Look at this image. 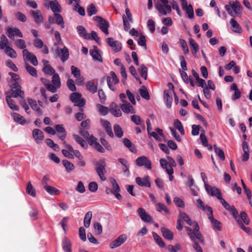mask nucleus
Segmentation results:
<instances>
[{
	"mask_svg": "<svg viewBox=\"0 0 252 252\" xmlns=\"http://www.w3.org/2000/svg\"><path fill=\"white\" fill-rule=\"evenodd\" d=\"M224 8L230 16L234 18L235 17H241L243 7L238 0L229 1V4H226Z\"/></svg>",
	"mask_w": 252,
	"mask_h": 252,
	"instance_id": "f257e3e1",
	"label": "nucleus"
},
{
	"mask_svg": "<svg viewBox=\"0 0 252 252\" xmlns=\"http://www.w3.org/2000/svg\"><path fill=\"white\" fill-rule=\"evenodd\" d=\"M154 0L155 6L159 16H165L171 12V6L168 4V0Z\"/></svg>",
	"mask_w": 252,
	"mask_h": 252,
	"instance_id": "f03ea898",
	"label": "nucleus"
},
{
	"mask_svg": "<svg viewBox=\"0 0 252 252\" xmlns=\"http://www.w3.org/2000/svg\"><path fill=\"white\" fill-rule=\"evenodd\" d=\"M10 90L5 93L6 95L12 97L17 98L19 97L24 98L25 93L21 90V86L19 82H14L13 83L9 84Z\"/></svg>",
	"mask_w": 252,
	"mask_h": 252,
	"instance_id": "7ed1b4c3",
	"label": "nucleus"
},
{
	"mask_svg": "<svg viewBox=\"0 0 252 252\" xmlns=\"http://www.w3.org/2000/svg\"><path fill=\"white\" fill-rule=\"evenodd\" d=\"M105 167L106 164L104 160H100L96 163L95 171L100 179L103 181L106 180V178L104 175L106 172Z\"/></svg>",
	"mask_w": 252,
	"mask_h": 252,
	"instance_id": "20e7f679",
	"label": "nucleus"
},
{
	"mask_svg": "<svg viewBox=\"0 0 252 252\" xmlns=\"http://www.w3.org/2000/svg\"><path fill=\"white\" fill-rule=\"evenodd\" d=\"M94 20L99 23L98 27L106 35L109 34L108 28L109 27V22L102 17L96 16L94 17Z\"/></svg>",
	"mask_w": 252,
	"mask_h": 252,
	"instance_id": "39448f33",
	"label": "nucleus"
},
{
	"mask_svg": "<svg viewBox=\"0 0 252 252\" xmlns=\"http://www.w3.org/2000/svg\"><path fill=\"white\" fill-rule=\"evenodd\" d=\"M207 210L209 214L208 219L211 221L213 229L218 231H221L222 229L221 223L219 221L215 219L213 215V209L210 206H207Z\"/></svg>",
	"mask_w": 252,
	"mask_h": 252,
	"instance_id": "423d86ee",
	"label": "nucleus"
},
{
	"mask_svg": "<svg viewBox=\"0 0 252 252\" xmlns=\"http://www.w3.org/2000/svg\"><path fill=\"white\" fill-rule=\"evenodd\" d=\"M57 56L60 58L63 63L66 62L69 58V50L64 46L63 49L57 47L55 50Z\"/></svg>",
	"mask_w": 252,
	"mask_h": 252,
	"instance_id": "0eeeda50",
	"label": "nucleus"
},
{
	"mask_svg": "<svg viewBox=\"0 0 252 252\" xmlns=\"http://www.w3.org/2000/svg\"><path fill=\"white\" fill-rule=\"evenodd\" d=\"M70 100L74 103V105L81 107L85 103V100L81 98V95L78 93H73L70 96Z\"/></svg>",
	"mask_w": 252,
	"mask_h": 252,
	"instance_id": "6e6552de",
	"label": "nucleus"
},
{
	"mask_svg": "<svg viewBox=\"0 0 252 252\" xmlns=\"http://www.w3.org/2000/svg\"><path fill=\"white\" fill-rule=\"evenodd\" d=\"M24 59L25 61H29L33 65L36 66L38 64V61L36 57L30 53L28 49H24L22 52Z\"/></svg>",
	"mask_w": 252,
	"mask_h": 252,
	"instance_id": "1a4fd4ad",
	"label": "nucleus"
},
{
	"mask_svg": "<svg viewBox=\"0 0 252 252\" xmlns=\"http://www.w3.org/2000/svg\"><path fill=\"white\" fill-rule=\"evenodd\" d=\"M220 200L223 207L232 214L234 219L238 218L239 216L238 212L233 205H230L223 198Z\"/></svg>",
	"mask_w": 252,
	"mask_h": 252,
	"instance_id": "9d476101",
	"label": "nucleus"
},
{
	"mask_svg": "<svg viewBox=\"0 0 252 252\" xmlns=\"http://www.w3.org/2000/svg\"><path fill=\"white\" fill-rule=\"evenodd\" d=\"M205 189L209 194L216 197L219 200L222 198L221 192L219 189L212 187L208 184H205Z\"/></svg>",
	"mask_w": 252,
	"mask_h": 252,
	"instance_id": "9b49d317",
	"label": "nucleus"
},
{
	"mask_svg": "<svg viewBox=\"0 0 252 252\" xmlns=\"http://www.w3.org/2000/svg\"><path fill=\"white\" fill-rule=\"evenodd\" d=\"M136 164L138 166H144L148 170L152 168V163L149 158L145 156H141L136 159Z\"/></svg>",
	"mask_w": 252,
	"mask_h": 252,
	"instance_id": "f8f14e48",
	"label": "nucleus"
},
{
	"mask_svg": "<svg viewBox=\"0 0 252 252\" xmlns=\"http://www.w3.org/2000/svg\"><path fill=\"white\" fill-rule=\"evenodd\" d=\"M127 237L126 235H121L110 244L109 247L112 249L117 248L124 243Z\"/></svg>",
	"mask_w": 252,
	"mask_h": 252,
	"instance_id": "ddd939ff",
	"label": "nucleus"
},
{
	"mask_svg": "<svg viewBox=\"0 0 252 252\" xmlns=\"http://www.w3.org/2000/svg\"><path fill=\"white\" fill-rule=\"evenodd\" d=\"M110 76H107V85L108 87L110 90L112 91H115V88L113 86L112 84H117L119 80L118 78H117L116 74L114 71H111L110 72Z\"/></svg>",
	"mask_w": 252,
	"mask_h": 252,
	"instance_id": "4468645a",
	"label": "nucleus"
},
{
	"mask_svg": "<svg viewBox=\"0 0 252 252\" xmlns=\"http://www.w3.org/2000/svg\"><path fill=\"white\" fill-rule=\"evenodd\" d=\"M137 213H138L141 219L144 222L152 223L153 219L152 217L147 214L145 210L142 208H139L137 210Z\"/></svg>",
	"mask_w": 252,
	"mask_h": 252,
	"instance_id": "2eb2a0df",
	"label": "nucleus"
},
{
	"mask_svg": "<svg viewBox=\"0 0 252 252\" xmlns=\"http://www.w3.org/2000/svg\"><path fill=\"white\" fill-rule=\"evenodd\" d=\"M7 35L12 40L14 39V36L16 35L20 37H23L21 32L16 28H8L7 29Z\"/></svg>",
	"mask_w": 252,
	"mask_h": 252,
	"instance_id": "dca6fc26",
	"label": "nucleus"
},
{
	"mask_svg": "<svg viewBox=\"0 0 252 252\" xmlns=\"http://www.w3.org/2000/svg\"><path fill=\"white\" fill-rule=\"evenodd\" d=\"M109 46L111 47L115 52L121 51L122 49L121 43L118 41H115L112 37H108L106 39Z\"/></svg>",
	"mask_w": 252,
	"mask_h": 252,
	"instance_id": "f3484780",
	"label": "nucleus"
},
{
	"mask_svg": "<svg viewBox=\"0 0 252 252\" xmlns=\"http://www.w3.org/2000/svg\"><path fill=\"white\" fill-rule=\"evenodd\" d=\"M136 183L137 185L141 187H146L150 188L151 186V183L149 181V176H145L143 178L136 177L135 179Z\"/></svg>",
	"mask_w": 252,
	"mask_h": 252,
	"instance_id": "a211bd4d",
	"label": "nucleus"
},
{
	"mask_svg": "<svg viewBox=\"0 0 252 252\" xmlns=\"http://www.w3.org/2000/svg\"><path fill=\"white\" fill-rule=\"evenodd\" d=\"M125 102L122 104L120 106L121 109L122 111L126 114L131 113L135 114V110L134 107L132 105H131L127 101H125Z\"/></svg>",
	"mask_w": 252,
	"mask_h": 252,
	"instance_id": "6ab92c4d",
	"label": "nucleus"
},
{
	"mask_svg": "<svg viewBox=\"0 0 252 252\" xmlns=\"http://www.w3.org/2000/svg\"><path fill=\"white\" fill-rule=\"evenodd\" d=\"M32 136L36 142L40 144L44 138V134L42 131L37 128L34 129L32 131Z\"/></svg>",
	"mask_w": 252,
	"mask_h": 252,
	"instance_id": "aec40b11",
	"label": "nucleus"
},
{
	"mask_svg": "<svg viewBox=\"0 0 252 252\" xmlns=\"http://www.w3.org/2000/svg\"><path fill=\"white\" fill-rule=\"evenodd\" d=\"M121 108L115 103L112 102L110 105L109 111L116 117H119L122 116Z\"/></svg>",
	"mask_w": 252,
	"mask_h": 252,
	"instance_id": "412c9836",
	"label": "nucleus"
},
{
	"mask_svg": "<svg viewBox=\"0 0 252 252\" xmlns=\"http://www.w3.org/2000/svg\"><path fill=\"white\" fill-rule=\"evenodd\" d=\"M90 54L94 60L102 62V58L97 46H94V49L90 50Z\"/></svg>",
	"mask_w": 252,
	"mask_h": 252,
	"instance_id": "4be33fe9",
	"label": "nucleus"
},
{
	"mask_svg": "<svg viewBox=\"0 0 252 252\" xmlns=\"http://www.w3.org/2000/svg\"><path fill=\"white\" fill-rule=\"evenodd\" d=\"M31 13L36 24H40L43 22V18L40 10H31Z\"/></svg>",
	"mask_w": 252,
	"mask_h": 252,
	"instance_id": "5701e85b",
	"label": "nucleus"
},
{
	"mask_svg": "<svg viewBox=\"0 0 252 252\" xmlns=\"http://www.w3.org/2000/svg\"><path fill=\"white\" fill-rule=\"evenodd\" d=\"M42 62L44 64L43 71L45 74L51 75L55 73V69L49 64L48 61L43 60Z\"/></svg>",
	"mask_w": 252,
	"mask_h": 252,
	"instance_id": "b1692460",
	"label": "nucleus"
},
{
	"mask_svg": "<svg viewBox=\"0 0 252 252\" xmlns=\"http://www.w3.org/2000/svg\"><path fill=\"white\" fill-rule=\"evenodd\" d=\"M55 130L59 133V134H58V137L61 140L65 139L66 136V133L63 125H57L55 126Z\"/></svg>",
	"mask_w": 252,
	"mask_h": 252,
	"instance_id": "393cba45",
	"label": "nucleus"
},
{
	"mask_svg": "<svg viewBox=\"0 0 252 252\" xmlns=\"http://www.w3.org/2000/svg\"><path fill=\"white\" fill-rule=\"evenodd\" d=\"M98 83H95L94 80H90L86 83V87L88 91L93 94L95 93L97 91Z\"/></svg>",
	"mask_w": 252,
	"mask_h": 252,
	"instance_id": "a878e982",
	"label": "nucleus"
},
{
	"mask_svg": "<svg viewBox=\"0 0 252 252\" xmlns=\"http://www.w3.org/2000/svg\"><path fill=\"white\" fill-rule=\"evenodd\" d=\"M164 99L166 104L167 107L170 108L172 103V95L171 92L168 90L164 91Z\"/></svg>",
	"mask_w": 252,
	"mask_h": 252,
	"instance_id": "bb28decb",
	"label": "nucleus"
},
{
	"mask_svg": "<svg viewBox=\"0 0 252 252\" xmlns=\"http://www.w3.org/2000/svg\"><path fill=\"white\" fill-rule=\"evenodd\" d=\"M194 228L193 230V232L195 234V238L197 239L199 241V242L203 245L205 244V241L203 238L202 235L199 232V226L198 224L194 222Z\"/></svg>",
	"mask_w": 252,
	"mask_h": 252,
	"instance_id": "cd10ccee",
	"label": "nucleus"
},
{
	"mask_svg": "<svg viewBox=\"0 0 252 252\" xmlns=\"http://www.w3.org/2000/svg\"><path fill=\"white\" fill-rule=\"evenodd\" d=\"M49 5L54 13H56V12H61L62 11L60 4L56 0L49 1Z\"/></svg>",
	"mask_w": 252,
	"mask_h": 252,
	"instance_id": "c85d7f7f",
	"label": "nucleus"
},
{
	"mask_svg": "<svg viewBox=\"0 0 252 252\" xmlns=\"http://www.w3.org/2000/svg\"><path fill=\"white\" fill-rule=\"evenodd\" d=\"M163 237L167 240H172L173 239V233L169 229L162 227L160 229Z\"/></svg>",
	"mask_w": 252,
	"mask_h": 252,
	"instance_id": "c756f323",
	"label": "nucleus"
},
{
	"mask_svg": "<svg viewBox=\"0 0 252 252\" xmlns=\"http://www.w3.org/2000/svg\"><path fill=\"white\" fill-rule=\"evenodd\" d=\"M77 30L80 36L86 39H91L90 35L88 34L86 30L83 26H77Z\"/></svg>",
	"mask_w": 252,
	"mask_h": 252,
	"instance_id": "7c9ffc66",
	"label": "nucleus"
},
{
	"mask_svg": "<svg viewBox=\"0 0 252 252\" xmlns=\"http://www.w3.org/2000/svg\"><path fill=\"white\" fill-rule=\"evenodd\" d=\"M62 246L65 252H71V243L69 239L64 237L62 241Z\"/></svg>",
	"mask_w": 252,
	"mask_h": 252,
	"instance_id": "2f4dec72",
	"label": "nucleus"
},
{
	"mask_svg": "<svg viewBox=\"0 0 252 252\" xmlns=\"http://www.w3.org/2000/svg\"><path fill=\"white\" fill-rule=\"evenodd\" d=\"M230 23L232 26L233 32L239 33L242 32L243 30L241 27L234 18H232L230 20Z\"/></svg>",
	"mask_w": 252,
	"mask_h": 252,
	"instance_id": "473e14b6",
	"label": "nucleus"
},
{
	"mask_svg": "<svg viewBox=\"0 0 252 252\" xmlns=\"http://www.w3.org/2000/svg\"><path fill=\"white\" fill-rule=\"evenodd\" d=\"M123 143L124 145L129 150L133 153L137 152L136 148L134 144L127 138H125L123 139Z\"/></svg>",
	"mask_w": 252,
	"mask_h": 252,
	"instance_id": "72a5a7b5",
	"label": "nucleus"
},
{
	"mask_svg": "<svg viewBox=\"0 0 252 252\" xmlns=\"http://www.w3.org/2000/svg\"><path fill=\"white\" fill-rule=\"evenodd\" d=\"M12 97L10 96L6 95L5 100L6 101L9 107L12 110L18 111L19 110V107L17 106L16 104L15 101L11 98Z\"/></svg>",
	"mask_w": 252,
	"mask_h": 252,
	"instance_id": "f704fd0d",
	"label": "nucleus"
},
{
	"mask_svg": "<svg viewBox=\"0 0 252 252\" xmlns=\"http://www.w3.org/2000/svg\"><path fill=\"white\" fill-rule=\"evenodd\" d=\"M189 41L192 49V54L195 56L197 52L199 51V46L195 41L191 38L189 39Z\"/></svg>",
	"mask_w": 252,
	"mask_h": 252,
	"instance_id": "c9c22d12",
	"label": "nucleus"
},
{
	"mask_svg": "<svg viewBox=\"0 0 252 252\" xmlns=\"http://www.w3.org/2000/svg\"><path fill=\"white\" fill-rule=\"evenodd\" d=\"M66 148L70 152H72L73 153L74 156H75L79 160L83 159V157L81 154L80 152L77 150H74L73 147L69 144H66Z\"/></svg>",
	"mask_w": 252,
	"mask_h": 252,
	"instance_id": "e433bc0d",
	"label": "nucleus"
},
{
	"mask_svg": "<svg viewBox=\"0 0 252 252\" xmlns=\"http://www.w3.org/2000/svg\"><path fill=\"white\" fill-rule=\"evenodd\" d=\"M43 188L51 195H57L60 193V190L54 187L48 185L44 186Z\"/></svg>",
	"mask_w": 252,
	"mask_h": 252,
	"instance_id": "4c0bfd02",
	"label": "nucleus"
},
{
	"mask_svg": "<svg viewBox=\"0 0 252 252\" xmlns=\"http://www.w3.org/2000/svg\"><path fill=\"white\" fill-rule=\"evenodd\" d=\"M12 115L13 116L14 121L22 125H24L26 123V120L21 115L13 113Z\"/></svg>",
	"mask_w": 252,
	"mask_h": 252,
	"instance_id": "58836bf2",
	"label": "nucleus"
},
{
	"mask_svg": "<svg viewBox=\"0 0 252 252\" xmlns=\"http://www.w3.org/2000/svg\"><path fill=\"white\" fill-rule=\"evenodd\" d=\"M92 218V213L91 211L88 212L85 216L84 219V225L86 228L89 227Z\"/></svg>",
	"mask_w": 252,
	"mask_h": 252,
	"instance_id": "ea45409f",
	"label": "nucleus"
},
{
	"mask_svg": "<svg viewBox=\"0 0 252 252\" xmlns=\"http://www.w3.org/2000/svg\"><path fill=\"white\" fill-rule=\"evenodd\" d=\"M138 70L141 76L145 80H146L147 79L148 75V68L145 66V65L144 64H141L140 65V67L138 69Z\"/></svg>",
	"mask_w": 252,
	"mask_h": 252,
	"instance_id": "a19ab883",
	"label": "nucleus"
},
{
	"mask_svg": "<svg viewBox=\"0 0 252 252\" xmlns=\"http://www.w3.org/2000/svg\"><path fill=\"white\" fill-rule=\"evenodd\" d=\"M52 82L53 84L57 88H60L61 86V82L60 78L58 74L54 73L53 74L52 78Z\"/></svg>",
	"mask_w": 252,
	"mask_h": 252,
	"instance_id": "79ce46f5",
	"label": "nucleus"
},
{
	"mask_svg": "<svg viewBox=\"0 0 252 252\" xmlns=\"http://www.w3.org/2000/svg\"><path fill=\"white\" fill-rule=\"evenodd\" d=\"M153 236L157 243V244L161 248H164L165 247V244L161 238L156 232H152Z\"/></svg>",
	"mask_w": 252,
	"mask_h": 252,
	"instance_id": "37998d69",
	"label": "nucleus"
},
{
	"mask_svg": "<svg viewBox=\"0 0 252 252\" xmlns=\"http://www.w3.org/2000/svg\"><path fill=\"white\" fill-rule=\"evenodd\" d=\"M73 137L77 143L79 144L83 148L86 149L88 146L85 140L77 135H74Z\"/></svg>",
	"mask_w": 252,
	"mask_h": 252,
	"instance_id": "c03bdc74",
	"label": "nucleus"
},
{
	"mask_svg": "<svg viewBox=\"0 0 252 252\" xmlns=\"http://www.w3.org/2000/svg\"><path fill=\"white\" fill-rule=\"evenodd\" d=\"M235 220L237 221V222L238 223V225H239L240 227L246 233H247V234H250L252 232V230L250 228V227H246L242 221H241L240 220V218H239V216L238 217V218H236V219H235Z\"/></svg>",
	"mask_w": 252,
	"mask_h": 252,
	"instance_id": "a18cd8bd",
	"label": "nucleus"
},
{
	"mask_svg": "<svg viewBox=\"0 0 252 252\" xmlns=\"http://www.w3.org/2000/svg\"><path fill=\"white\" fill-rule=\"evenodd\" d=\"M139 93L141 97L146 100H148L150 99V94L145 87L143 86L142 89H140L139 90Z\"/></svg>",
	"mask_w": 252,
	"mask_h": 252,
	"instance_id": "49530a36",
	"label": "nucleus"
},
{
	"mask_svg": "<svg viewBox=\"0 0 252 252\" xmlns=\"http://www.w3.org/2000/svg\"><path fill=\"white\" fill-rule=\"evenodd\" d=\"M174 126L177 128L182 135L185 134V130L182 124L178 119H176L174 122Z\"/></svg>",
	"mask_w": 252,
	"mask_h": 252,
	"instance_id": "de8ad7c7",
	"label": "nucleus"
},
{
	"mask_svg": "<svg viewBox=\"0 0 252 252\" xmlns=\"http://www.w3.org/2000/svg\"><path fill=\"white\" fill-rule=\"evenodd\" d=\"M179 216L182 221H185L189 225H192V221L187 214L180 212Z\"/></svg>",
	"mask_w": 252,
	"mask_h": 252,
	"instance_id": "09e8293b",
	"label": "nucleus"
},
{
	"mask_svg": "<svg viewBox=\"0 0 252 252\" xmlns=\"http://www.w3.org/2000/svg\"><path fill=\"white\" fill-rule=\"evenodd\" d=\"M62 163L64 167L65 168L66 170L68 172L72 171L74 169V166L73 164L67 160H63L62 161Z\"/></svg>",
	"mask_w": 252,
	"mask_h": 252,
	"instance_id": "8fccbe9b",
	"label": "nucleus"
},
{
	"mask_svg": "<svg viewBox=\"0 0 252 252\" xmlns=\"http://www.w3.org/2000/svg\"><path fill=\"white\" fill-rule=\"evenodd\" d=\"M87 11L89 16H92L93 15L96 14L97 12V10L94 4L93 3H91L88 6Z\"/></svg>",
	"mask_w": 252,
	"mask_h": 252,
	"instance_id": "3c124183",
	"label": "nucleus"
},
{
	"mask_svg": "<svg viewBox=\"0 0 252 252\" xmlns=\"http://www.w3.org/2000/svg\"><path fill=\"white\" fill-rule=\"evenodd\" d=\"M26 69L27 72L33 77H37V71L36 69L33 67L32 66L28 63L25 64Z\"/></svg>",
	"mask_w": 252,
	"mask_h": 252,
	"instance_id": "603ef678",
	"label": "nucleus"
},
{
	"mask_svg": "<svg viewBox=\"0 0 252 252\" xmlns=\"http://www.w3.org/2000/svg\"><path fill=\"white\" fill-rule=\"evenodd\" d=\"M26 192L28 194H30L32 197H35L36 195V191L35 189L32 185L31 182H29L26 188Z\"/></svg>",
	"mask_w": 252,
	"mask_h": 252,
	"instance_id": "864d4df0",
	"label": "nucleus"
},
{
	"mask_svg": "<svg viewBox=\"0 0 252 252\" xmlns=\"http://www.w3.org/2000/svg\"><path fill=\"white\" fill-rule=\"evenodd\" d=\"M156 210L159 212H161L163 211L165 214H168L170 212L168 208L165 206V205L162 203H158L156 204Z\"/></svg>",
	"mask_w": 252,
	"mask_h": 252,
	"instance_id": "5fc2aeb1",
	"label": "nucleus"
},
{
	"mask_svg": "<svg viewBox=\"0 0 252 252\" xmlns=\"http://www.w3.org/2000/svg\"><path fill=\"white\" fill-rule=\"evenodd\" d=\"M188 15L189 19H193L194 17L193 8L191 4H189V6L183 9Z\"/></svg>",
	"mask_w": 252,
	"mask_h": 252,
	"instance_id": "6e6d98bb",
	"label": "nucleus"
},
{
	"mask_svg": "<svg viewBox=\"0 0 252 252\" xmlns=\"http://www.w3.org/2000/svg\"><path fill=\"white\" fill-rule=\"evenodd\" d=\"M54 16L55 17V23L58 25H61L62 28H64L63 20L62 16L59 13H54Z\"/></svg>",
	"mask_w": 252,
	"mask_h": 252,
	"instance_id": "4d7b16f0",
	"label": "nucleus"
},
{
	"mask_svg": "<svg viewBox=\"0 0 252 252\" xmlns=\"http://www.w3.org/2000/svg\"><path fill=\"white\" fill-rule=\"evenodd\" d=\"M8 42V39L6 36L4 34H2L0 37V49L3 50L4 48H6L8 46H7Z\"/></svg>",
	"mask_w": 252,
	"mask_h": 252,
	"instance_id": "13d9d810",
	"label": "nucleus"
},
{
	"mask_svg": "<svg viewBox=\"0 0 252 252\" xmlns=\"http://www.w3.org/2000/svg\"><path fill=\"white\" fill-rule=\"evenodd\" d=\"M214 148L215 152L217 155L222 160H225V156L223 151L218 148L216 145H214Z\"/></svg>",
	"mask_w": 252,
	"mask_h": 252,
	"instance_id": "bf43d9fd",
	"label": "nucleus"
},
{
	"mask_svg": "<svg viewBox=\"0 0 252 252\" xmlns=\"http://www.w3.org/2000/svg\"><path fill=\"white\" fill-rule=\"evenodd\" d=\"M114 131L118 138H121L123 136V131L119 125L116 124L114 126Z\"/></svg>",
	"mask_w": 252,
	"mask_h": 252,
	"instance_id": "052dcab7",
	"label": "nucleus"
},
{
	"mask_svg": "<svg viewBox=\"0 0 252 252\" xmlns=\"http://www.w3.org/2000/svg\"><path fill=\"white\" fill-rule=\"evenodd\" d=\"M240 217L242 219L243 223H244L246 225H248L250 223V220L249 218L247 213L244 211H242L240 213Z\"/></svg>",
	"mask_w": 252,
	"mask_h": 252,
	"instance_id": "680f3d73",
	"label": "nucleus"
},
{
	"mask_svg": "<svg viewBox=\"0 0 252 252\" xmlns=\"http://www.w3.org/2000/svg\"><path fill=\"white\" fill-rule=\"evenodd\" d=\"M179 43L183 50L184 51V54H188L189 52V50L186 41L183 39H180L179 40Z\"/></svg>",
	"mask_w": 252,
	"mask_h": 252,
	"instance_id": "e2e57ef3",
	"label": "nucleus"
},
{
	"mask_svg": "<svg viewBox=\"0 0 252 252\" xmlns=\"http://www.w3.org/2000/svg\"><path fill=\"white\" fill-rule=\"evenodd\" d=\"M71 73L75 78H79L81 76L80 69L77 67L72 65L71 66Z\"/></svg>",
	"mask_w": 252,
	"mask_h": 252,
	"instance_id": "0e129e2a",
	"label": "nucleus"
},
{
	"mask_svg": "<svg viewBox=\"0 0 252 252\" xmlns=\"http://www.w3.org/2000/svg\"><path fill=\"white\" fill-rule=\"evenodd\" d=\"M67 86L68 88L72 92L76 90V88L74 83V81L72 79H68L67 81Z\"/></svg>",
	"mask_w": 252,
	"mask_h": 252,
	"instance_id": "69168bd1",
	"label": "nucleus"
},
{
	"mask_svg": "<svg viewBox=\"0 0 252 252\" xmlns=\"http://www.w3.org/2000/svg\"><path fill=\"white\" fill-rule=\"evenodd\" d=\"M6 53L10 57L12 58H16L17 57V53L15 51L9 46L6 47Z\"/></svg>",
	"mask_w": 252,
	"mask_h": 252,
	"instance_id": "338daca9",
	"label": "nucleus"
},
{
	"mask_svg": "<svg viewBox=\"0 0 252 252\" xmlns=\"http://www.w3.org/2000/svg\"><path fill=\"white\" fill-rule=\"evenodd\" d=\"M123 21L124 24V29L126 32H128L130 29V24H129L128 20L127 19L125 15H123Z\"/></svg>",
	"mask_w": 252,
	"mask_h": 252,
	"instance_id": "774afa93",
	"label": "nucleus"
}]
</instances>
